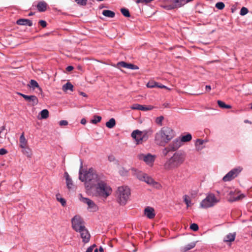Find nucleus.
<instances>
[{
    "label": "nucleus",
    "mask_w": 252,
    "mask_h": 252,
    "mask_svg": "<svg viewBox=\"0 0 252 252\" xmlns=\"http://www.w3.org/2000/svg\"><path fill=\"white\" fill-rule=\"evenodd\" d=\"M39 24L43 28L45 27L47 25L46 21L44 20H40L39 21Z\"/></svg>",
    "instance_id": "obj_52"
},
{
    "label": "nucleus",
    "mask_w": 252,
    "mask_h": 252,
    "mask_svg": "<svg viewBox=\"0 0 252 252\" xmlns=\"http://www.w3.org/2000/svg\"><path fill=\"white\" fill-rule=\"evenodd\" d=\"M56 199L61 203L63 206H65L66 205V200L61 197L60 194L58 193L56 194Z\"/></svg>",
    "instance_id": "obj_34"
},
{
    "label": "nucleus",
    "mask_w": 252,
    "mask_h": 252,
    "mask_svg": "<svg viewBox=\"0 0 252 252\" xmlns=\"http://www.w3.org/2000/svg\"><path fill=\"white\" fill-rule=\"evenodd\" d=\"M153 132V131L151 128H149L148 129L141 131L144 141H146L148 139L149 137L152 134Z\"/></svg>",
    "instance_id": "obj_22"
},
{
    "label": "nucleus",
    "mask_w": 252,
    "mask_h": 252,
    "mask_svg": "<svg viewBox=\"0 0 252 252\" xmlns=\"http://www.w3.org/2000/svg\"><path fill=\"white\" fill-rule=\"evenodd\" d=\"M245 197V195L244 194H240L239 195H238L237 196H233L232 197L231 199H230V201H238L239 200H241L242 199V198H243L244 197Z\"/></svg>",
    "instance_id": "obj_39"
},
{
    "label": "nucleus",
    "mask_w": 252,
    "mask_h": 252,
    "mask_svg": "<svg viewBox=\"0 0 252 252\" xmlns=\"http://www.w3.org/2000/svg\"><path fill=\"white\" fill-rule=\"evenodd\" d=\"M140 107V104L135 103V104H134L132 105H131L130 108V109H131L132 110H139Z\"/></svg>",
    "instance_id": "obj_48"
},
{
    "label": "nucleus",
    "mask_w": 252,
    "mask_h": 252,
    "mask_svg": "<svg viewBox=\"0 0 252 252\" xmlns=\"http://www.w3.org/2000/svg\"><path fill=\"white\" fill-rule=\"evenodd\" d=\"M71 224L72 228L76 232L85 227L83 219L79 215H75L71 219Z\"/></svg>",
    "instance_id": "obj_8"
},
{
    "label": "nucleus",
    "mask_w": 252,
    "mask_h": 252,
    "mask_svg": "<svg viewBox=\"0 0 252 252\" xmlns=\"http://www.w3.org/2000/svg\"><path fill=\"white\" fill-rule=\"evenodd\" d=\"M157 83L155 82H149L147 83V86L148 88H152L157 87Z\"/></svg>",
    "instance_id": "obj_46"
},
{
    "label": "nucleus",
    "mask_w": 252,
    "mask_h": 252,
    "mask_svg": "<svg viewBox=\"0 0 252 252\" xmlns=\"http://www.w3.org/2000/svg\"><path fill=\"white\" fill-rule=\"evenodd\" d=\"M130 195V189L126 186L119 187L116 192L117 201L121 205H125L127 203Z\"/></svg>",
    "instance_id": "obj_6"
},
{
    "label": "nucleus",
    "mask_w": 252,
    "mask_h": 252,
    "mask_svg": "<svg viewBox=\"0 0 252 252\" xmlns=\"http://www.w3.org/2000/svg\"><path fill=\"white\" fill-rule=\"evenodd\" d=\"M224 6V4L222 2H218L216 4V7L220 10L222 9Z\"/></svg>",
    "instance_id": "obj_44"
},
{
    "label": "nucleus",
    "mask_w": 252,
    "mask_h": 252,
    "mask_svg": "<svg viewBox=\"0 0 252 252\" xmlns=\"http://www.w3.org/2000/svg\"><path fill=\"white\" fill-rule=\"evenodd\" d=\"M157 87H159V88H167V87H166L165 86L163 85H159V86H158V85L157 84Z\"/></svg>",
    "instance_id": "obj_59"
},
{
    "label": "nucleus",
    "mask_w": 252,
    "mask_h": 252,
    "mask_svg": "<svg viewBox=\"0 0 252 252\" xmlns=\"http://www.w3.org/2000/svg\"><path fill=\"white\" fill-rule=\"evenodd\" d=\"M139 159L143 160L147 164L152 166L154 162L156 156L151 154H140L137 155Z\"/></svg>",
    "instance_id": "obj_11"
},
{
    "label": "nucleus",
    "mask_w": 252,
    "mask_h": 252,
    "mask_svg": "<svg viewBox=\"0 0 252 252\" xmlns=\"http://www.w3.org/2000/svg\"><path fill=\"white\" fill-rule=\"evenodd\" d=\"M80 234L81 237L82 239L83 242L84 243H88L90 239V234L88 230L86 228V227L78 231Z\"/></svg>",
    "instance_id": "obj_14"
},
{
    "label": "nucleus",
    "mask_w": 252,
    "mask_h": 252,
    "mask_svg": "<svg viewBox=\"0 0 252 252\" xmlns=\"http://www.w3.org/2000/svg\"><path fill=\"white\" fill-rule=\"evenodd\" d=\"M121 11L123 15L125 16L126 17H130V13L128 11V10L125 8H122L121 9Z\"/></svg>",
    "instance_id": "obj_41"
},
{
    "label": "nucleus",
    "mask_w": 252,
    "mask_h": 252,
    "mask_svg": "<svg viewBox=\"0 0 252 252\" xmlns=\"http://www.w3.org/2000/svg\"><path fill=\"white\" fill-rule=\"evenodd\" d=\"M196 244V242H191L184 247H182L181 249V251L182 252H187L188 251L193 249Z\"/></svg>",
    "instance_id": "obj_25"
},
{
    "label": "nucleus",
    "mask_w": 252,
    "mask_h": 252,
    "mask_svg": "<svg viewBox=\"0 0 252 252\" xmlns=\"http://www.w3.org/2000/svg\"><path fill=\"white\" fill-rule=\"evenodd\" d=\"M164 117L163 116L158 117L156 119V123L159 126H161L162 125V121Z\"/></svg>",
    "instance_id": "obj_43"
},
{
    "label": "nucleus",
    "mask_w": 252,
    "mask_h": 252,
    "mask_svg": "<svg viewBox=\"0 0 252 252\" xmlns=\"http://www.w3.org/2000/svg\"><path fill=\"white\" fill-rule=\"evenodd\" d=\"M102 14L107 17L113 18L115 16V13L109 10H104L102 11Z\"/></svg>",
    "instance_id": "obj_29"
},
{
    "label": "nucleus",
    "mask_w": 252,
    "mask_h": 252,
    "mask_svg": "<svg viewBox=\"0 0 252 252\" xmlns=\"http://www.w3.org/2000/svg\"><path fill=\"white\" fill-rule=\"evenodd\" d=\"M64 177L66 180L67 188L68 189H72L73 187V182L67 172L64 173Z\"/></svg>",
    "instance_id": "obj_20"
},
{
    "label": "nucleus",
    "mask_w": 252,
    "mask_h": 252,
    "mask_svg": "<svg viewBox=\"0 0 252 252\" xmlns=\"http://www.w3.org/2000/svg\"><path fill=\"white\" fill-rule=\"evenodd\" d=\"M206 90L207 92H209L211 90V87L210 85L206 86Z\"/></svg>",
    "instance_id": "obj_57"
},
{
    "label": "nucleus",
    "mask_w": 252,
    "mask_h": 252,
    "mask_svg": "<svg viewBox=\"0 0 252 252\" xmlns=\"http://www.w3.org/2000/svg\"><path fill=\"white\" fill-rule=\"evenodd\" d=\"M219 196H216L213 193H208L206 197L200 203V207L202 208H209L214 206L220 202Z\"/></svg>",
    "instance_id": "obj_7"
},
{
    "label": "nucleus",
    "mask_w": 252,
    "mask_h": 252,
    "mask_svg": "<svg viewBox=\"0 0 252 252\" xmlns=\"http://www.w3.org/2000/svg\"><path fill=\"white\" fill-rule=\"evenodd\" d=\"M29 86L33 90L35 89V88H37L40 90V92H41V89L39 87L38 83L34 80H31Z\"/></svg>",
    "instance_id": "obj_30"
},
{
    "label": "nucleus",
    "mask_w": 252,
    "mask_h": 252,
    "mask_svg": "<svg viewBox=\"0 0 252 252\" xmlns=\"http://www.w3.org/2000/svg\"><path fill=\"white\" fill-rule=\"evenodd\" d=\"M248 9L245 7H243L240 10V14L244 16L248 13Z\"/></svg>",
    "instance_id": "obj_45"
},
{
    "label": "nucleus",
    "mask_w": 252,
    "mask_h": 252,
    "mask_svg": "<svg viewBox=\"0 0 252 252\" xmlns=\"http://www.w3.org/2000/svg\"><path fill=\"white\" fill-rule=\"evenodd\" d=\"M172 151L170 149V147H167L164 148L163 149H162L161 153L163 156L165 157L166 156L169 152Z\"/></svg>",
    "instance_id": "obj_40"
},
{
    "label": "nucleus",
    "mask_w": 252,
    "mask_h": 252,
    "mask_svg": "<svg viewBox=\"0 0 252 252\" xmlns=\"http://www.w3.org/2000/svg\"><path fill=\"white\" fill-rule=\"evenodd\" d=\"M7 153V151L6 150H5L4 148L0 149V155H3L6 154Z\"/></svg>",
    "instance_id": "obj_54"
},
{
    "label": "nucleus",
    "mask_w": 252,
    "mask_h": 252,
    "mask_svg": "<svg viewBox=\"0 0 252 252\" xmlns=\"http://www.w3.org/2000/svg\"><path fill=\"white\" fill-rule=\"evenodd\" d=\"M33 15V13L32 12H30L29 14V16H32V15Z\"/></svg>",
    "instance_id": "obj_64"
},
{
    "label": "nucleus",
    "mask_w": 252,
    "mask_h": 252,
    "mask_svg": "<svg viewBox=\"0 0 252 252\" xmlns=\"http://www.w3.org/2000/svg\"><path fill=\"white\" fill-rule=\"evenodd\" d=\"M145 215L150 219H153L155 216V210L154 208L147 207L144 210Z\"/></svg>",
    "instance_id": "obj_17"
},
{
    "label": "nucleus",
    "mask_w": 252,
    "mask_h": 252,
    "mask_svg": "<svg viewBox=\"0 0 252 252\" xmlns=\"http://www.w3.org/2000/svg\"><path fill=\"white\" fill-rule=\"evenodd\" d=\"M175 136L173 130L168 126H164L160 128L155 134V143L160 146H165Z\"/></svg>",
    "instance_id": "obj_2"
},
{
    "label": "nucleus",
    "mask_w": 252,
    "mask_h": 252,
    "mask_svg": "<svg viewBox=\"0 0 252 252\" xmlns=\"http://www.w3.org/2000/svg\"><path fill=\"white\" fill-rule=\"evenodd\" d=\"M183 199H184V201L187 205V208L190 207L191 205L192 204L191 202V200L190 199V197L188 195H184Z\"/></svg>",
    "instance_id": "obj_32"
},
{
    "label": "nucleus",
    "mask_w": 252,
    "mask_h": 252,
    "mask_svg": "<svg viewBox=\"0 0 252 252\" xmlns=\"http://www.w3.org/2000/svg\"><path fill=\"white\" fill-rule=\"evenodd\" d=\"M40 115L41 119H46L49 116V112L47 109H44L40 112Z\"/></svg>",
    "instance_id": "obj_33"
},
{
    "label": "nucleus",
    "mask_w": 252,
    "mask_h": 252,
    "mask_svg": "<svg viewBox=\"0 0 252 252\" xmlns=\"http://www.w3.org/2000/svg\"><path fill=\"white\" fill-rule=\"evenodd\" d=\"M186 158V154L184 152L176 151L171 157L167 158L163 164L164 168L166 170L176 169L184 164Z\"/></svg>",
    "instance_id": "obj_1"
},
{
    "label": "nucleus",
    "mask_w": 252,
    "mask_h": 252,
    "mask_svg": "<svg viewBox=\"0 0 252 252\" xmlns=\"http://www.w3.org/2000/svg\"><path fill=\"white\" fill-rule=\"evenodd\" d=\"M101 120V117L99 116H94V119L91 120V123L94 124H96L99 122Z\"/></svg>",
    "instance_id": "obj_42"
},
{
    "label": "nucleus",
    "mask_w": 252,
    "mask_h": 252,
    "mask_svg": "<svg viewBox=\"0 0 252 252\" xmlns=\"http://www.w3.org/2000/svg\"><path fill=\"white\" fill-rule=\"evenodd\" d=\"M136 2L137 3H148L150 2L148 0H136Z\"/></svg>",
    "instance_id": "obj_53"
},
{
    "label": "nucleus",
    "mask_w": 252,
    "mask_h": 252,
    "mask_svg": "<svg viewBox=\"0 0 252 252\" xmlns=\"http://www.w3.org/2000/svg\"><path fill=\"white\" fill-rule=\"evenodd\" d=\"M131 137L135 140L136 144H141L144 141L142 137L141 131L136 129L131 133Z\"/></svg>",
    "instance_id": "obj_13"
},
{
    "label": "nucleus",
    "mask_w": 252,
    "mask_h": 252,
    "mask_svg": "<svg viewBox=\"0 0 252 252\" xmlns=\"http://www.w3.org/2000/svg\"><path fill=\"white\" fill-rule=\"evenodd\" d=\"M22 149V152L23 154L26 155L27 157L30 158L32 155V151L30 148L27 146H25L24 148H21Z\"/></svg>",
    "instance_id": "obj_28"
},
{
    "label": "nucleus",
    "mask_w": 252,
    "mask_h": 252,
    "mask_svg": "<svg viewBox=\"0 0 252 252\" xmlns=\"http://www.w3.org/2000/svg\"><path fill=\"white\" fill-rule=\"evenodd\" d=\"M242 170V168L241 167H238L232 169L223 177V181L224 182H228L232 180L236 177Z\"/></svg>",
    "instance_id": "obj_10"
},
{
    "label": "nucleus",
    "mask_w": 252,
    "mask_h": 252,
    "mask_svg": "<svg viewBox=\"0 0 252 252\" xmlns=\"http://www.w3.org/2000/svg\"><path fill=\"white\" fill-rule=\"evenodd\" d=\"M95 247V245H93L89 247L85 252H93L94 248Z\"/></svg>",
    "instance_id": "obj_51"
},
{
    "label": "nucleus",
    "mask_w": 252,
    "mask_h": 252,
    "mask_svg": "<svg viewBox=\"0 0 252 252\" xmlns=\"http://www.w3.org/2000/svg\"><path fill=\"white\" fill-rule=\"evenodd\" d=\"M131 170L133 175L135 176L140 181L145 182L149 185L157 189H160L161 188V186L159 183L156 182L152 177L149 176L147 174L135 169H132Z\"/></svg>",
    "instance_id": "obj_5"
},
{
    "label": "nucleus",
    "mask_w": 252,
    "mask_h": 252,
    "mask_svg": "<svg viewBox=\"0 0 252 252\" xmlns=\"http://www.w3.org/2000/svg\"><path fill=\"white\" fill-rule=\"evenodd\" d=\"M153 108H154V107L151 105L145 106V105H140L139 110L143 111H147L151 110Z\"/></svg>",
    "instance_id": "obj_38"
},
{
    "label": "nucleus",
    "mask_w": 252,
    "mask_h": 252,
    "mask_svg": "<svg viewBox=\"0 0 252 252\" xmlns=\"http://www.w3.org/2000/svg\"><path fill=\"white\" fill-rule=\"evenodd\" d=\"M79 199L80 201L87 204L88 210L90 212H96L98 210V207L95 203L88 198L83 197L81 194H79Z\"/></svg>",
    "instance_id": "obj_9"
},
{
    "label": "nucleus",
    "mask_w": 252,
    "mask_h": 252,
    "mask_svg": "<svg viewBox=\"0 0 252 252\" xmlns=\"http://www.w3.org/2000/svg\"><path fill=\"white\" fill-rule=\"evenodd\" d=\"M47 7V4L44 1H39L37 5V8L39 12L45 11Z\"/></svg>",
    "instance_id": "obj_23"
},
{
    "label": "nucleus",
    "mask_w": 252,
    "mask_h": 252,
    "mask_svg": "<svg viewBox=\"0 0 252 252\" xmlns=\"http://www.w3.org/2000/svg\"><path fill=\"white\" fill-rule=\"evenodd\" d=\"M86 120L85 118H83L81 120V124L82 125H85L86 124Z\"/></svg>",
    "instance_id": "obj_56"
},
{
    "label": "nucleus",
    "mask_w": 252,
    "mask_h": 252,
    "mask_svg": "<svg viewBox=\"0 0 252 252\" xmlns=\"http://www.w3.org/2000/svg\"><path fill=\"white\" fill-rule=\"evenodd\" d=\"M190 228L191 230H192L194 231H196L198 230L199 228H198V226L197 225V224L193 223L190 225Z\"/></svg>",
    "instance_id": "obj_47"
},
{
    "label": "nucleus",
    "mask_w": 252,
    "mask_h": 252,
    "mask_svg": "<svg viewBox=\"0 0 252 252\" xmlns=\"http://www.w3.org/2000/svg\"><path fill=\"white\" fill-rule=\"evenodd\" d=\"M179 139L181 140L182 143L183 142H187L190 141L192 139V136L190 134L188 133L185 135L181 136Z\"/></svg>",
    "instance_id": "obj_27"
},
{
    "label": "nucleus",
    "mask_w": 252,
    "mask_h": 252,
    "mask_svg": "<svg viewBox=\"0 0 252 252\" xmlns=\"http://www.w3.org/2000/svg\"><path fill=\"white\" fill-rule=\"evenodd\" d=\"M118 66H120L121 67L126 68L133 70H137L139 69L138 66L133 64L132 63H128L125 62H120L117 63Z\"/></svg>",
    "instance_id": "obj_16"
},
{
    "label": "nucleus",
    "mask_w": 252,
    "mask_h": 252,
    "mask_svg": "<svg viewBox=\"0 0 252 252\" xmlns=\"http://www.w3.org/2000/svg\"><path fill=\"white\" fill-rule=\"evenodd\" d=\"M163 105H164V106L165 107H168V103H167V104L165 103V104H163Z\"/></svg>",
    "instance_id": "obj_62"
},
{
    "label": "nucleus",
    "mask_w": 252,
    "mask_h": 252,
    "mask_svg": "<svg viewBox=\"0 0 252 252\" xmlns=\"http://www.w3.org/2000/svg\"><path fill=\"white\" fill-rule=\"evenodd\" d=\"M16 23L19 25L29 26L30 27L32 25V21L26 19H20L17 21Z\"/></svg>",
    "instance_id": "obj_19"
},
{
    "label": "nucleus",
    "mask_w": 252,
    "mask_h": 252,
    "mask_svg": "<svg viewBox=\"0 0 252 252\" xmlns=\"http://www.w3.org/2000/svg\"><path fill=\"white\" fill-rule=\"evenodd\" d=\"M18 94L22 96L28 102L31 103L32 106H35L38 103V98L35 95H27L20 93H18Z\"/></svg>",
    "instance_id": "obj_12"
},
{
    "label": "nucleus",
    "mask_w": 252,
    "mask_h": 252,
    "mask_svg": "<svg viewBox=\"0 0 252 252\" xmlns=\"http://www.w3.org/2000/svg\"><path fill=\"white\" fill-rule=\"evenodd\" d=\"M73 88V85L71 83L67 82L63 86V89L64 91H66L68 90L72 91Z\"/></svg>",
    "instance_id": "obj_36"
},
{
    "label": "nucleus",
    "mask_w": 252,
    "mask_h": 252,
    "mask_svg": "<svg viewBox=\"0 0 252 252\" xmlns=\"http://www.w3.org/2000/svg\"><path fill=\"white\" fill-rule=\"evenodd\" d=\"M205 143L204 140L200 139H197L195 143V149L197 151H200L202 150L204 148V144Z\"/></svg>",
    "instance_id": "obj_21"
},
{
    "label": "nucleus",
    "mask_w": 252,
    "mask_h": 252,
    "mask_svg": "<svg viewBox=\"0 0 252 252\" xmlns=\"http://www.w3.org/2000/svg\"><path fill=\"white\" fill-rule=\"evenodd\" d=\"M5 129L4 126H2L0 131V143L3 142V139L5 138L6 133H4L3 131Z\"/></svg>",
    "instance_id": "obj_37"
},
{
    "label": "nucleus",
    "mask_w": 252,
    "mask_h": 252,
    "mask_svg": "<svg viewBox=\"0 0 252 252\" xmlns=\"http://www.w3.org/2000/svg\"><path fill=\"white\" fill-rule=\"evenodd\" d=\"M187 3H188L187 0H173V6L171 7V9L181 7Z\"/></svg>",
    "instance_id": "obj_18"
},
{
    "label": "nucleus",
    "mask_w": 252,
    "mask_h": 252,
    "mask_svg": "<svg viewBox=\"0 0 252 252\" xmlns=\"http://www.w3.org/2000/svg\"><path fill=\"white\" fill-rule=\"evenodd\" d=\"M78 4L81 5H85L87 0H74Z\"/></svg>",
    "instance_id": "obj_49"
},
{
    "label": "nucleus",
    "mask_w": 252,
    "mask_h": 252,
    "mask_svg": "<svg viewBox=\"0 0 252 252\" xmlns=\"http://www.w3.org/2000/svg\"><path fill=\"white\" fill-rule=\"evenodd\" d=\"M80 94L84 97H87V95L84 92H80Z\"/></svg>",
    "instance_id": "obj_58"
},
{
    "label": "nucleus",
    "mask_w": 252,
    "mask_h": 252,
    "mask_svg": "<svg viewBox=\"0 0 252 252\" xmlns=\"http://www.w3.org/2000/svg\"><path fill=\"white\" fill-rule=\"evenodd\" d=\"M244 122H245V123H250V124H251V122H250L249 120H245Z\"/></svg>",
    "instance_id": "obj_61"
},
{
    "label": "nucleus",
    "mask_w": 252,
    "mask_h": 252,
    "mask_svg": "<svg viewBox=\"0 0 252 252\" xmlns=\"http://www.w3.org/2000/svg\"><path fill=\"white\" fill-rule=\"evenodd\" d=\"M235 233H230L225 237L223 241L224 242H232L235 240Z\"/></svg>",
    "instance_id": "obj_24"
},
{
    "label": "nucleus",
    "mask_w": 252,
    "mask_h": 252,
    "mask_svg": "<svg viewBox=\"0 0 252 252\" xmlns=\"http://www.w3.org/2000/svg\"><path fill=\"white\" fill-rule=\"evenodd\" d=\"M173 6V4L168 6V9H171V7Z\"/></svg>",
    "instance_id": "obj_63"
},
{
    "label": "nucleus",
    "mask_w": 252,
    "mask_h": 252,
    "mask_svg": "<svg viewBox=\"0 0 252 252\" xmlns=\"http://www.w3.org/2000/svg\"><path fill=\"white\" fill-rule=\"evenodd\" d=\"M116 125V121L115 119L111 118L106 123V126L109 128H113Z\"/></svg>",
    "instance_id": "obj_31"
},
{
    "label": "nucleus",
    "mask_w": 252,
    "mask_h": 252,
    "mask_svg": "<svg viewBox=\"0 0 252 252\" xmlns=\"http://www.w3.org/2000/svg\"><path fill=\"white\" fill-rule=\"evenodd\" d=\"M20 147L21 148H24L25 146H27V140L24 136V133H23L20 137Z\"/></svg>",
    "instance_id": "obj_26"
},
{
    "label": "nucleus",
    "mask_w": 252,
    "mask_h": 252,
    "mask_svg": "<svg viewBox=\"0 0 252 252\" xmlns=\"http://www.w3.org/2000/svg\"><path fill=\"white\" fill-rule=\"evenodd\" d=\"M218 105L220 107L222 108H226V109H230L231 108V106L229 105H227L225 104L224 102L221 100H218Z\"/></svg>",
    "instance_id": "obj_35"
},
{
    "label": "nucleus",
    "mask_w": 252,
    "mask_h": 252,
    "mask_svg": "<svg viewBox=\"0 0 252 252\" xmlns=\"http://www.w3.org/2000/svg\"><path fill=\"white\" fill-rule=\"evenodd\" d=\"M59 124L61 126H65L68 125V122L66 120H61L59 122Z\"/></svg>",
    "instance_id": "obj_50"
},
{
    "label": "nucleus",
    "mask_w": 252,
    "mask_h": 252,
    "mask_svg": "<svg viewBox=\"0 0 252 252\" xmlns=\"http://www.w3.org/2000/svg\"><path fill=\"white\" fill-rule=\"evenodd\" d=\"M95 195L105 200L112 192L110 186L102 180V178L94 185Z\"/></svg>",
    "instance_id": "obj_4"
},
{
    "label": "nucleus",
    "mask_w": 252,
    "mask_h": 252,
    "mask_svg": "<svg viewBox=\"0 0 252 252\" xmlns=\"http://www.w3.org/2000/svg\"><path fill=\"white\" fill-rule=\"evenodd\" d=\"M99 252H103V248H102L101 247H100L99 248Z\"/></svg>",
    "instance_id": "obj_60"
},
{
    "label": "nucleus",
    "mask_w": 252,
    "mask_h": 252,
    "mask_svg": "<svg viewBox=\"0 0 252 252\" xmlns=\"http://www.w3.org/2000/svg\"><path fill=\"white\" fill-rule=\"evenodd\" d=\"M66 69L67 71H71L73 69V67L72 66H68Z\"/></svg>",
    "instance_id": "obj_55"
},
{
    "label": "nucleus",
    "mask_w": 252,
    "mask_h": 252,
    "mask_svg": "<svg viewBox=\"0 0 252 252\" xmlns=\"http://www.w3.org/2000/svg\"><path fill=\"white\" fill-rule=\"evenodd\" d=\"M181 140L179 138H176L169 145V147L172 151H176L182 145Z\"/></svg>",
    "instance_id": "obj_15"
},
{
    "label": "nucleus",
    "mask_w": 252,
    "mask_h": 252,
    "mask_svg": "<svg viewBox=\"0 0 252 252\" xmlns=\"http://www.w3.org/2000/svg\"><path fill=\"white\" fill-rule=\"evenodd\" d=\"M101 179V177L98 176L93 168L89 169L84 174H82L81 170L79 171V179L85 182L86 187L88 189L94 187Z\"/></svg>",
    "instance_id": "obj_3"
}]
</instances>
